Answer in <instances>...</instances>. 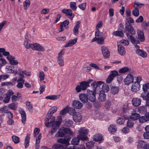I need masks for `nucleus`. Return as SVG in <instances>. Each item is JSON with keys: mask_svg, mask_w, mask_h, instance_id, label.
<instances>
[{"mask_svg": "<svg viewBox=\"0 0 149 149\" xmlns=\"http://www.w3.org/2000/svg\"><path fill=\"white\" fill-rule=\"evenodd\" d=\"M88 132V130L85 127L81 128L78 131L79 134L77 135V137L80 139L81 140H86L88 138L87 135Z\"/></svg>", "mask_w": 149, "mask_h": 149, "instance_id": "f257e3e1", "label": "nucleus"}, {"mask_svg": "<svg viewBox=\"0 0 149 149\" xmlns=\"http://www.w3.org/2000/svg\"><path fill=\"white\" fill-rule=\"evenodd\" d=\"M58 118L59 119V120L54 123L51 131L48 133V134L49 135H52L53 134L56 132L61 124L62 120L61 117L60 116L58 117Z\"/></svg>", "mask_w": 149, "mask_h": 149, "instance_id": "f03ea898", "label": "nucleus"}, {"mask_svg": "<svg viewBox=\"0 0 149 149\" xmlns=\"http://www.w3.org/2000/svg\"><path fill=\"white\" fill-rule=\"evenodd\" d=\"M125 32L126 35L127 33L132 35H134L136 33V32L133 29V27L132 24L129 23H125Z\"/></svg>", "mask_w": 149, "mask_h": 149, "instance_id": "7ed1b4c3", "label": "nucleus"}, {"mask_svg": "<svg viewBox=\"0 0 149 149\" xmlns=\"http://www.w3.org/2000/svg\"><path fill=\"white\" fill-rule=\"evenodd\" d=\"M71 139V137L70 136H66L63 139H58L57 140V142L59 143L65 144L67 146L70 145L69 141Z\"/></svg>", "mask_w": 149, "mask_h": 149, "instance_id": "20e7f679", "label": "nucleus"}, {"mask_svg": "<svg viewBox=\"0 0 149 149\" xmlns=\"http://www.w3.org/2000/svg\"><path fill=\"white\" fill-rule=\"evenodd\" d=\"M119 75L118 73L117 70H113L110 72L109 75L106 80L107 82L110 83L113 79L114 78Z\"/></svg>", "mask_w": 149, "mask_h": 149, "instance_id": "39448f33", "label": "nucleus"}, {"mask_svg": "<svg viewBox=\"0 0 149 149\" xmlns=\"http://www.w3.org/2000/svg\"><path fill=\"white\" fill-rule=\"evenodd\" d=\"M101 50L104 57L105 58H109L110 55V52L108 47L105 46H102L101 47Z\"/></svg>", "mask_w": 149, "mask_h": 149, "instance_id": "423d86ee", "label": "nucleus"}, {"mask_svg": "<svg viewBox=\"0 0 149 149\" xmlns=\"http://www.w3.org/2000/svg\"><path fill=\"white\" fill-rule=\"evenodd\" d=\"M31 48L33 50L39 52H44L45 51L44 47L39 44L37 43H32L31 44Z\"/></svg>", "mask_w": 149, "mask_h": 149, "instance_id": "0eeeda50", "label": "nucleus"}, {"mask_svg": "<svg viewBox=\"0 0 149 149\" xmlns=\"http://www.w3.org/2000/svg\"><path fill=\"white\" fill-rule=\"evenodd\" d=\"M66 134V128L62 127L59 130L58 132L56 134L55 136L56 137H63Z\"/></svg>", "mask_w": 149, "mask_h": 149, "instance_id": "6e6552de", "label": "nucleus"}, {"mask_svg": "<svg viewBox=\"0 0 149 149\" xmlns=\"http://www.w3.org/2000/svg\"><path fill=\"white\" fill-rule=\"evenodd\" d=\"M87 96L88 99L92 102H95L96 100V97L95 96V93L92 91L88 90Z\"/></svg>", "mask_w": 149, "mask_h": 149, "instance_id": "1a4fd4ad", "label": "nucleus"}, {"mask_svg": "<svg viewBox=\"0 0 149 149\" xmlns=\"http://www.w3.org/2000/svg\"><path fill=\"white\" fill-rule=\"evenodd\" d=\"M134 79V77L131 74H129L127 75L124 81L125 84L128 85L132 82L133 81Z\"/></svg>", "mask_w": 149, "mask_h": 149, "instance_id": "9d476101", "label": "nucleus"}, {"mask_svg": "<svg viewBox=\"0 0 149 149\" xmlns=\"http://www.w3.org/2000/svg\"><path fill=\"white\" fill-rule=\"evenodd\" d=\"M73 119L75 122H80L82 120V116L80 113L77 112L73 116Z\"/></svg>", "mask_w": 149, "mask_h": 149, "instance_id": "9b49d317", "label": "nucleus"}, {"mask_svg": "<svg viewBox=\"0 0 149 149\" xmlns=\"http://www.w3.org/2000/svg\"><path fill=\"white\" fill-rule=\"evenodd\" d=\"M140 84H139L137 83L133 82L131 87V90L133 92H136L140 90Z\"/></svg>", "mask_w": 149, "mask_h": 149, "instance_id": "f8f14e48", "label": "nucleus"}, {"mask_svg": "<svg viewBox=\"0 0 149 149\" xmlns=\"http://www.w3.org/2000/svg\"><path fill=\"white\" fill-rule=\"evenodd\" d=\"M142 89L143 91L141 95V97L144 100H147L149 99V91L148 90L144 88V87H142Z\"/></svg>", "mask_w": 149, "mask_h": 149, "instance_id": "ddd939ff", "label": "nucleus"}, {"mask_svg": "<svg viewBox=\"0 0 149 149\" xmlns=\"http://www.w3.org/2000/svg\"><path fill=\"white\" fill-rule=\"evenodd\" d=\"M72 105L75 109H80L82 107L83 104L78 100H74L72 102Z\"/></svg>", "mask_w": 149, "mask_h": 149, "instance_id": "4468645a", "label": "nucleus"}, {"mask_svg": "<svg viewBox=\"0 0 149 149\" xmlns=\"http://www.w3.org/2000/svg\"><path fill=\"white\" fill-rule=\"evenodd\" d=\"M141 100L140 98H133L132 101V104L134 107H138L141 104Z\"/></svg>", "mask_w": 149, "mask_h": 149, "instance_id": "2eb2a0df", "label": "nucleus"}, {"mask_svg": "<svg viewBox=\"0 0 149 149\" xmlns=\"http://www.w3.org/2000/svg\"><path fill=\"white\" fill-rule=\"evenodd\" d=\"M62 13L65 14L67 15L70 16L69 18L71 19L72 20L74 17V15L73 16L72 11L71 9H63L62 10Z\"/></svg>", "mask_w": 149, "mask_h": 149, "instance_id": "dca6fc26", "label": "nucleus"}, {"mask_svg": "<svg viewBox=\"0 0 149 149\" xmlns=\"http://www.w3.org/2000/svg\"><path fill=\"white\" fill-rule=\"evenodd\" d=\"M92 81V79H91L88 82L83 81L81 82L80 84V86L81 88V90H85L86 89L88 86H89V83Z\"/></svg>", "mask_w": 149, "mask_h": 149, "instance_id": "f3484780", "label": "nucleus"}, {"mask_svg": "<svg viewBox=\"0 0 149 149\" xmlns=\"http://www.w3.org/2000/svg\"><path fill=\"white\" fill-rule=\"evenodd\" d=\"M7 59L9 61L10 63L12 65H17L18 64L17 60H15V58L13 56L8 57Z\"/></svg>", "mask_w": 149, "mask_h": 149, "instance_id": "a211bd4d", "label": "nucleus"}, {"mask_svg": "<svg viewBox=\"0 0 149 149\" xmlns=\"http://www.w3.org/2000/svg\"><path fill=\"white\" fill-rule=\"evenodd\" d=\"M80 21H77L74 27L73 32L75 36L77 35L78 34V30L80 26Z\"/></svg>", "mask_w": 149, "mask_h": 149, "instance_id": "6ab92c4d", "label": "nucleus"}, {"mask_svg": "<svg viewBox=\"0 0 149 149\" xmlns=\"http://www.w3.org/2000/svg\"><path fill=\"white\" fill-rule=\"evenodd\" d=\"M42 138L41 134H40L36 138L35 143V149H39L40 148L39 144L40 140Z\"/></svg>", "mask_w": 149, "mask_h": 149, "instance_id": "aec40b11", "label": "nucleus"}, {"mask_svg": "<svg viewBox=\"0 0 149 149\" xmlns=\"http://www.w3.org/2000/svg\"><path fill=\"white\" fill-rule=\"evenodd\" d=\"M126 36L128 39L131 40V42L133 44H136L139 43V41L132 37V35H130L127 33L126 34Z\"/></svg>", "mask_w": 149, "mask_h": 149, "instance_id": "412c9836", "label": "nucleus"}, {"mask_svg": "<svg viewBox=\"0 0 149 149\" xmlns=\"http://www.w3.org/2000/svg\"><path fill=\"white\" fill-rule=\"evenodd\" d=\"M135 51L136 54L140 56L143 58L147 57V54L144 51L140 49H136Z\"/></svg>", "mask_w": 149, "mask_h": 149, "instance_id": "4be33fe9", "label": "nucleus"}, {"mask_svg": "<svg viewBox=\"0 0 149 149\" xmlns=\"http://www.w3.org/2000/svg\"><path fill=\"white\" fill-rule=\"evenodd\" d=\"M7 69V72L8 73H13L14 75H16L17 74V70L13 66H9Z\"/></svg>", "mask_w": 149, "mask_h": 149, "instance_id": "5701e85b", "label": "nucleus"}, {"mask_svg": "<svg viewBox=\"0 0 149 149\" xmlns=\"http://www.w3.org/2000/svg\"><path fill=\"white\" fill-rule=\"evenodd\" d=\"M79 98L80 100L84 103H86L88 102V97L85 94L82 93L79 95Z\"/></svg>", "mask_w": 149, "mask_h": 149, "instance_id": "b1692460", "label": "nucleus"}, {"mask_svg": "<svg viewBox=\"0 0 149 149\" xmlns=\"http://www.w3.org/2000/svg\"><path fill=\"white\" fill-rule=\"evenodd\" d=\"M30 134H28L26 136L24 141V145L25 148H28L29 146V142L30 141Z\"/></svg>", "mask_w": 149, "mask_h": 149, "instance_id": "393cba45", "label": "nucleus"}, {"mask_svg": "<svg viewBox=\"0 0 149 149\" xmlns=\"http://www.w3.org/2000/svg\"><path fill=\"white\" fill-rule=\"evenodd\" d=\"M137 147L138 149L143 148L145 149L146 145L145 142L141 140L139 141L137 143Z\"/></svg>", "mask_w": 149, "mask_h": 149, "instance_id": "a878e982", "label": "nucleus"}, {"mask_svg": "<svg viewBox=\"0 0 149 149\" xmlns=\"http://www.w3.org/2000/svg\"><path fill=\"white\" fill-rule=\"evenodd\" d=\"M137 31L138 34L139 39L142 42L144 41L145 38L143 32L139 29H138Z\"/></svg>", "mask_w": 149, "mask_h": 149, "instance_id": "bb28decb", "label": "nucleus"}, {"mask_svg": "<svg viewBox=\"0 0 149 149\" xmlns=\"http://www.w3.org/2000/svg\"><path fill=\"white\" fill-rule=\"evenodd\" d=\"M93 138L94 140L96 141H101L103 140V136L100 134H96L93 136Z\"/></svg>", "mask_w": 149, "mask_h": 149, "instance_id": "cd10ccee", "label": "nucleus"}, {"mask_svg": "<svg viewBox=\"0 0 149 149\" xmlns=\"http://www.w3.org/2000/svg\"><path fill=\"white\" fill-rule=\"evenodd\" d=\"M20 113L22 117V122L24 124H25L26 123L25 121L26 120V115L25 112L24 111L21 110L20 111Z\"/></svg>", "mask_w": 149, "mask_h": 149, "instance_id": "c85d7f7f", "label": "nucleus"}, {"mask_svg": "<svg viewBox=\"0 0 149 149\" xmlns=\"http://www.w3.org/2000/svg\"><path fill=\"white\" fill-rule=\"evenodd\" d=\"M118 53L121 55L125 54V50L124 47L120 45H118Z\"/></svg>", "mask_w": 149, "mask_h": 149, "instance_id": "c756f323", "label": "nucleus"}, {"mask_svg": "<svg viewBox=\"0 0 149 149\" xmlns=\"http://www.w3.org/2000/svg\"><path fill=\"white\" fill-rule=\"evenodd\" d=\"M117 129V127L116 125L112 124L109 127L108 130L110 133L113 134L116 131Z\"/></svg>", "mask_w": 149, "mask_h": 149, "instance_id": "7c9ffc66", "label": "nucleus"}, {"mask_svg": "<svg viewBox=\"0 0 149 149\" xmlns=\"http://www.w3.org/2000/svg\"><path fill=\"white\" fill-rule=\"evenodd\" d=\"M60 96V95H52L49 96H47L45 97L46 99H49L52 100H56L59 98Z\"/></svg>", "mask_w": 149, "mask_h": 149, "instance_id": "2f4dec72", "label": "nucleus"}, {"mask_svg": "<svg viewBox=\"0 0 149 149\" xmlns=\"http://www.w3.org/2000/svg\"><path fill=\"white\" fill-rule=\"evenodd\" d=\"M80 140H81L77 136V137H75L72 139L71 141V143L74 145H78L79 143Z\"/></svg>", "mask_w": 149, "mask_h": 149, "instance_id": "473e14b6", "label": "nucleus"}, {"mask_svg": "<svg viewBox=\"0 0 149 149\" xmlns=\"http://www.w3.org/2000/svg\"><path fill=\"white\" fill-rule=\"evenodd\" d=\"M138 111L141 114H144L146 112L147 108L145 106H141L138 108Z\"/></svg>", "mask_w": 149, "mask_h": 149, "instance_id": "72a5a7b5", "label": "nucleus"}, {"mask_svg": "<svg viewBox=\"0 0 149 149\" xmlns=\"http://www.w3.org/2000/svg\"><path fill=\"white\" fill-rule=\"evenodd\" d=\"M140 116L139 114L135 112H133L131 115L130 117L132 120H136L139 119Z\"/></svg>", "mask_w": 149, "mask_h": 149, "instance_id": "f704fd0d", "label": "nucleus"}, {"mask_svg": "<svg viewBox=\"0 0 149 149\" xmlns=\"http://www.w3.org/2000/svg\"><path fill=\"white\" fill-rule=\"evenodd\" d=\"M119 89L117 86H112L111 89V91L112 94L115 95L117 94L118 92Z\"/></svg>", "mask_w": 149, "mask_h": 149, "instance_id": "c9c22d12", "label": "nucleus"}, {"mask_svg": "<svg viewBox=\"0 0 149 149\" xmlns=\"http://www.w3.org/2000/svg\"><path fill=\"white\" fill-rule=\"evenodd\" d=\"M18 83L17 87L19 88H21L23 87V84L24 83V80L22 79H18L17 80Z\"/></svg>", "mask_w": 149, "mask_h": 149, "instance_id": "e433bc0d", "label": "nucleus"}, {"mask_svg": "<svg viewBox=\"0 0 149 149\" xmlns=\"http://www.w3.org/2000/svg\"><path fill=\"white\" fill-rule=\"evenodd\" d=\"M130 69L127 67H124L120 69L118 71L119 73L124 74L130 71Z\"/></svg>", "mask_w": 149, "mask_h": 149, "instance_id": "4c0bfd02", "label": "nucleus"}, {"mask_svg": "<svg viewBox=\"0 0 149 149\" xmlns=\"http://www.w3.org/2000/svg\"><path fill=\"white\" fill-rule=\"evenodd\" d=\"M148 119L145 114V116L139 118V120L141 123H143L149 121Z\"/></svg>", "mask_w": 149, "mask_h": 149, "instance_id": "58836bf2", "label": "nucleus"}, {"mask_svg": "<svg viewBox=\"0 0 149 149\" xmlns=\"http://www.w3.org/2000/svg\"><path fill=\"white\" fill-rule=\"evenodd\" d=\"M99 100L101 102H104L106 99V95L104 93H100L98 97Z\"/></svg>", "mask_w": 149, "mask_h": 149, "instance_id": "ea45409f", "label": "nucleus"}, {"mask_svg": "<svg viewBox=\"0 0 149 149\" xmlns=\"http://www.w3.org/2000/svg\"><path fill=\"white\" fill-rule=\"evenodd\" d=\"M77 112L72 107L68 108V113L70 115L73 116Z\"/></svg>", "mask_w": 149, "mask_h": 149, "instance_id": "a19ab883", "label": "nucleus"}, {"mask_svg": "<svg viewBox=\"0 0 149 149\" xmlns=\"http://www.w3.org/2000/svg\"><path fill=\"white\" fill-rule=\"evenodd\" d=\"M52 116V114L48 112L46 116L45 119V122H46L48 121L51 118H52V119L53 120L52 121H54L55 120V117L54 116Z\"/></svg>", "mask_w": 149, "mask_h": 149, "instance_id": "79ce46f5", "label": "nucleus"}, {"mask_svg": "<svg viewBox=\"0 0 149 149\" xmlns=\"http://www.w3.org/2000/svg\"><path fill=\"white\" fill-rule=\"evenodd\" d=\"M53 149H64V146L59 144H55L52 146Z\"/></svg>", "mask_w": 149, "mask_h": 149, "instance_id": "37998d69", "label": "nucleus"}, {"mask_svg": "<svg viewBox=\"0 0 149 149\" xmlns=\"http://www.w3.org/2000/svg\"><path fill=\"white\" fill-rule=\"evenodd\" d=\"M18 105L17 103L13 102L8 105L9 108L12 110H16L17 107Z\"/></svg>", "mask_w": 149, "mask_h": 149, "instance_id": "c03bdc74", "label": "nucleus"}, {"mask_svg": "<svg viewBox=\"0 0 149 149\" xmlns=\"http://www.w3.org/2000/svg\"><path fill=\"white\" fill-rule=\"evenodd\" d=\"M70 8L73 11L76 10L77 8L76 3L74 2H71L70 3Z\"/></svg>", "mask_w": 149, "mask_h": 149, "instance_id": "a18cd8bd", "label": "nucleus"}, {"mask_svg": "<svg viewBox=\"0 0 149 149\" xmlns=\"http://www.w3.org/2000/svg\"><path fill=\"white\" fill-rule=\"evenodd\" d=\"M144 6V4L141 3L138 1H135L134 3V8L139 9Z\"/></svg>", "mask_w": 149, "mask_h": 149, "instance_id": "49530a36", "label": "nucleus"}, {"mask_svg": "<svg viewBox=\"0 0 149 149\" xmlns=\"http://www.w3.org/2000/svg\"><path fill=\"white\" fill-rule=\"evenodd\" d=\"M30 4V1L29 0H26L23 3V6L24 9L26 10L29 7Z\"/></svg>", "mask_w": 149, "mask_h": 149, "instance_id": "de8ad7c7", "label": "nucleus"}, {"mask_svg": "<svg viewBox=\"0 0 149 149\" xmlns=\"http://www.w3.org/2000/svg\"><path fill=\"white\" fill-rule=\"evenodd\" d=\"M69 24V21L68 20H65L61 23V24L64 26L65 29H68L69 27L68 25Z\"/></svg>", "mask_w": 149, "mask_h": 149, "instance_id": "09e8293b", "label": "nucleus"}, {"mask_svg": "<svg viewBox=\"0 0 149 149\" xmlns=\"http://www.w3.org/2000/svg\"><path fill=\"white\" fill-rule=\"evenodd\" d=\"M5 95H6L5 90L2 88L0 89V100L3 99Z\"/></svg>", "mask_w": 149, "mask_h": 149, "instance_id": "8fccbe9b", "label": "nucleus"}, {"mask_svg": "<svg viewBox=\"0 0 149 149\" xmlns=\"http://www.w3.org/2000/svg\"><path fill=\"white\" fill-rule=\"evenodd\" d=\"M12 139L13 141L15 144L18 143L20 142V139L18 136H12Z\"/></svg>", "mask_w": 149, "mask_h": 149, "instance_id": "3c124183", "label": "nucleus"}, {"mask_svg": "<svg viewBox=\"0 0 149 149\" xmlns=\"http://www.w3.org/2000/svg\"><path fill=\"white\" fill-rule=\"evenodd\" d=\"M57 62L59 65L61 66H63L64 65V61L63 58H58Z\"/></svg>", "mask_w": 149, "mask_h": 149, "instance_id": "603ef678", "label": "nucleus"}, {"mask_svg": "<svg viewBox=\"0 0 149 149\" xmlns=\"http://www.w3.org/2000/svg\"><path fill=\"white\" fill-rule=\"evenodd\" d=\"M113 35L116 36L123 37L124 35V34L122 31H115L113 33Z\"/></svg>", "mask_w": 149, "mask_h": 149, "instance_id": "864d4df0", "label": "nucleus"}, {"mask_svg": "<svg viewBox=\"0 0 149 149\" xmlns=\"http://www.w3.org/2000/svg\"><path fill=\"white\" fill-rule=\"evenodd\" d=\"M26 105L27 108L29 111H30L32 110L33 109V106L30 102L29 101H27L26 102Z\"/></svg>", "mask_w": 149, "mask_h": 149, "instance_id": "5fc2aeb1", "label": "nucleus"}, {"mask_svg": "<svg viewBox=\"0 0 149 149\" xmlns=\"http://www.w3.org/2000/svg\"><path fill=\"white\" fill-rule=\"evenodd\" d=\"M132 14L135 16H138L139 15V9L134 8V9L132 11Z\"/></svg>", "mask_w": 149, "mask_h": 149, "instance_id": "6e6d98bb", "label": "nucleus"}, {"mask_svg": "<svg viewBox=\"0 0 149 149\" xmlns=\"http://www.w3.org/2000/svg\"><path fill=\"white\" fill-rule=\"evenodd\" d=\"M104 39L102 37H98L97 39V42L100 45H102L104 43Z\"/></svg>", "mask_w": 149, "mask_h": 149, "instance_id": "4d7b16f0", "label": "nucleus"}, {"mask_svg": "<svg viewBox=\"0 0 149 149\" xmlns=\"http://www.w3.org/2000/svg\"><path fill=\"white\" fill-rule=\"evenodd\" d=\"M57 110V107L56 106L52 107L49 110L48 112L53 114L56 112Z\"/></svg>", "mask_w": 149, "mask_h": 149, "instance_id": "13d9d810", "label": "nucleus"}, {"mask_svg": "<svg viewBox=\"0 0 149 149\" xmlns=\"http://www.w3.org/2000/svg\"><path fill=\"white\" fill-rule=\"evenodd\" d=\"M73 123V121L72 120H66L65 124L67 126L70 127L72 125Z\"/></svg>", "mask_w": 149, "mask_h": 149, "instance_id": "bf43d9fd", "label": "nucleus"}, {"mask_svg": "<svg viewBox=\"0 0 149 149\" xmlns=\"http://www.w3.org/2000/svg\"><path fill=\"white\" fill-rule=\"evenodd\" d=\"M24 45L25 47L27 49H29L30 48H31V44H30L29 43L28 41L26 40L24 41Z\"/></svg>", "mask_w": 149, "mask_h": 149, "instance_id": "052dcab7", "label": "nucleus"}, {"mask_svg": "<svg viewBox=\"0 0 149 149\" xmlns=\"http://www.w3.org/2000/svg\"><path fill=\"white\" fill-rule=\"evenodd\" d=\"M134 78L136 81L134 82L137 83L139 84H140V82L142 80V77L140 76H139L137 77H135Z\"/></svg>", "mask_w": 149, "mask_h": 149, "instance_id": "680f3d73", "label": "nucleus"}, {"mask_svg": "<svg viewBox=\"0 0 149 149\" xmlns=\"http://www.w3.org/2000/svg\"><path fill=\"white\" fill-rule=\"evenodd\" d=\"M39 77L41 81H42L45 79V74L43 71H40L39 73Z\"/></svg>", "mask_w": 149, "mask_h": 149, "instance_id": "e2e57ef3", "label": "nucleus"}, {"mask_svg": "<svg viewBox=\"0 0 149 149\" xmlns=\"http://www.w3.org/2000/svg\"><path fill=\"white\" fill-rule=\"evenodd\" d=\"M86 147L88 148H91L93 147L94 146V143L93 141H90L86 143Z\"/></svg>", "mask_w": 149, "mask_h": 149, "instance_id": "0e129e2a", "label": "nucleus"}, {"mask_svg": "<svg viewBox=\"0 0 149 149\" xmlns=\"http://www.w3.org/2000/svg\"><path fill=\"white\" fill-rule=\"evenodd\" d=\"M134 124V122L132 120H129L127 122V126L131 128L133 127Z\"/></svg>", "mask_w": 149, "mask_h": 149, "instance_id": "69168bd1", "label": "nucleus"}, {"mask_svg": "<svg viewBox=\"0 0 149 149\" xmlns=\"http://www.w3.org/2000/svg\"><path fill=\"white\" fill-rule=\"evenodd\" d=\"M40 129L38 128H36L34 129L33 135L34 137H36L37 135L39 134L40 132Z\"/></svg>", "mask_w": 149, "mask_h": 149, "instance_id": "338daca9", "label": "nucleus"}, {"mask_svg": "<svg viewBox=\"0 0 149 149\" xmlns=\"http://www.w3.org/2000/svg\"><path fill=\"white\" fill-rule=\"evenodd\" d=\"M86 3H83L79 5L78 7L81 10H84L86 8Z\"/></svg>", "mask_w": 149, "mask_h": 149, "instance_id": "774afa93", "label": "nucleus"}]
</instances>
